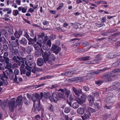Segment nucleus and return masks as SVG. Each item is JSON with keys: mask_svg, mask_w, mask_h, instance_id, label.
<instances>
[{"mask_svg": "<svg viewBox=\"0 0 120 120\" xmlns=\"http://www.w3.org/2000/svg\"><path fill=\"white\" fill-rule=\"evenodd\" d=\"M27 42V40L25 38H22V40L19 41V42L20 44L24 45H26Z\"/></svg>", "mask_w": 120, "mask_h": 120, "instance_id": "25", "label": "nucleus"}, {"mask_svg": "<svg viewBox=\"0 0 120 120\" xmlns=\"http://www.w3.org/2000/svg\"><path fill=\"white\" fill-rule=\"evenodd\" d=\"M26 69H27L28 70H30L32 68H36V64L35 63H32L31 62H27L26 63Z\"/></svg>", "mask_w": 120, "mask_h": 120, "instance_id": "8", "label": "nucleus"}, {"mask_svg": "<svg viewBox=\"0 0 120 120\" xmlns=\"http://www.w3.org/2000/svg\"><path fill=\"white\" fill-rule=\"evenodd\" d=\"M27 8L26 7H22V12L23 13H25L27 11Z\"/></svg>", "mask_w": 120, "mask_h": 120, "instance_id": "52", "label": "nucleus"}, {"mask_svg": "<svg viewBox=\"0 0 120 120\" xmlns=\"http://www.w3.org/2000/svg\"><path fill=\"white\" fill-rule=\"evenodd\" d=\"M120 84V83L118 82H116L113 83L112 85V86L110 87L111 89L110 90H115L117 89L119 86Z\"/></svg>", "mask_w": 120, "mask_h": 120, "instance_id": "14", "label": "nucleus"}, {"mask_svg": "<svg viewBox=\"0 0 120 120\" xmlns=\"http://www.w3.org/2000/svg\"><path fill=\"white\" fill-rule=\"evenodd\" d=\"M42 56L45 62L48 61L50 64L54 61L56 58L53 53H52V51L49 49L46 50L44 54Z\"/></svg>", "mask_w": 120, "mask_h": 120, "instance_id": "1", "label": "nucleus"}, {"mask_svg": "<svg viewBox=\"0 0 120 120\" xmlns=\"http://www.w3.org/2000/svg\"><path fill=\"white\" fill-rule=\"evenodd\" d=\"M8 76L10 79L13 80L15 82L18 83H19V82L18 81L17 79L16 80H15V75H14L13 74V70L12 71V72H11L10 73Z\"/></svg>", "mask_w": 120, "mask_h": 120, "instance_id": "15", "label": "nucleus"}, {"mask_svg": "<svg viewBox=\"0 0 120 120\" xmlns=\"http://www.w3.org/2000/svg\"><path fill=\"white\" fill-rule=\"evenodd\" d=\"M33 56L32 55H28L26 58L27 62H31L33 60Z\"/></svg>", "mask_w": 120, "mask_h": 120, "instance_id": "24", "label": "nucleus"}, {"mask_svg": "<svg viewBox=\"0 0 120 120\" xmlns=\"http://www.w3.org/2000/svg\"><path fill=\"white\" fill-rule=\"evenodd\" d=\"M107 68H105L101 70H99L96 71H92L90 73V74L92 75H94L95 74H98L101 71H105L108 69Z\"/></svg>", "mask_w": 120, "mask_h": 120, "instance_id": "17", "label": "nucleus"}, {"mask_svg": "<svg viewBox=\"0 0 120 120\" xmlns=\"http://www.w3.org/2000/svg\"><path fill=\"white\" fill-rule=\"evenodd\" d=\"M90 58V56H86L80 58V60L86 61L89 60Z\"/></svg>", "mask_w": 120, "mask_h": 120, "instance_id": "35", "label": "nucleus"}, {"mask_svg": "<svg viewBox=\"0 0 120 120\" xmlns=\"http://www.w3.org/2000/svg\"><path fill=\"white\" fill-rule=\"evenodd\" d=\"M27 39L29 40V42H36L37 40L36 37L35 36L34 39H32L29 37V38H28Z\"/></svg>", "mask_w": 120, "mask_h": 120, "instance_id": "32", "label": "nucleus"}, {"mask_svg": "<svg viewBox=\"0 0 120 120\" xmlns=\"http://www.w3.org/2000/svg\"><path fill=\"white\" fill-rule=\"evenodd\" d=\"M63 4L62 3H61L60 4L59 6L58 7V8H57V10H59L61 9L62 7H63Z\"/></svg>", "mask_w": 120, "mask_h": 120, "instance_id": "58", "label": "nucleus"}, {"mask_svg": "<svg viewBox=\"0 0 120 120\" xmlns=\"http://www.w3.org/2000/svg\"><path fill=\"white\" fill-rule=\"evenodd\" d=\"M13 15L17 16L19 14V12L17 10H15L13 11Z\"/></svg>", "mask_w": 120, "mask_h": 120, "instance_id": "42", "label": "nucleus"}, {"mask_svg": "<svg viewBox=\"0 0 120 120\" xmlns=\"http://www.w3.org/2000/svg\"><path fill=\"white\" fill-rule=\"evenodd\" d=\"M35 95H32V99L33 102H35L36 101H38L39 104L40 103V95L37 93H35Z\"/></svg>", "mask_w": 120, "mask_h": 120, "instance_id": "9", "label": "nucleus"}, {"mask_svg": "<svg viewBox=\"0 0 120 120\" xmlns=\"http://www.w3.org/2000/svg\"><path fill=\"white\" fill-rule=\"evenodd\" d=\"M17 59L20 61V63H22L20 67V70L21 71V74L22 73L25 74L26 73V69L25 68V63L26 65V63H27V61L26 60V58L20 57L17 56Z\"/></svg>", "mask_w": 120, "mask_h": 120, "instance_id": "3", "label": "nucleus"}, {"mask_svg": "<svg viewBox=\"0 0 120 120\" xmlns=\"http://www.w3.org/2000/svg\"><path fill=\"white\" fill-rule=\"evenodd\" d=\"M12 70L10 69L6 70L4 71H3L4 75L6 78H7L8 76H9L11 72H12Z\"/></svg>", "mask_w": 120, "mask_h": 120, "instance_id": "16", "label": "nucleus"}, {"mask_svg": "<svg viewBox=\"0 0 120 120\" xmlns=\"http://www.w3.org/2000/svg\"><path fill=\"white\" fill-rule=\"evenodd\" d=\"M3 11L5 13L10 14L12 12V10L11 8H4Z\"/></svg>", "mask_w": 120, "mask_h": 120, "instance_id": "23", "label": "nucleus"}, {"mask_svg": "<svg viewBox=\"0 0 120 120\" xmlns=\"http://www.w3.org/2000/svg\"><path fill=\"white\" fill-rule=\"evenodd\" d=\"M110 94L111 96H109L107 97L105 99V101L107 103H110L113 102L115 101V97L114 96L112 97L113 94L112 93H109L108 94V95Z\"/></svg>", "mask_w": 120, "mask_h": 120, "instance_id": "6", "label": "nucleus"}, {"mask_svg": "<svg viewBox=\"0 0 120 120\" xmlns=\"http://www.w3.org/2000/svg\"><path fill=\"white\" fill-rule=\"evenodd\" d=\"M115 76V75L112 73H107L102 75L101 78L104 82H109L112 80V78Z\"/></svg>", "mask_w": 120, "mask_h": 120, "instance_id": "4", "label": "nucleus"}, {"mask_svg": "<svg viewBox=\"0 0 120 120\" xmlns=\"http://www.w3.org/2000/svg\"><path fill=\"white\" fill-rule=\"evenodd\" d=\"M87 110L90 112L93 113L95 111V110L94 109L90 107H89L88 108Z\"/></svg>", "mask_w": 120, "mask_h": 120, "instance_id": "36", "label": "nucleus"}, {"mask_svg": "<svg viewBox=\"0 0 120 120\" xmlns=\"http://www.w3.org/2000/svg\"><path fill=\"white\" fill-rule=\"evenodd\" d=\"M94 97L96 98H98L99 97V93L98 92H95V93H94L93 94Z\"/></svg>", "mask_w": 120, "mask_h": 120, "instance_id": "54", "label": "nucleus"}, {"mask_svg": "<svg viewBox=\"0 0 120 120\" xmlns=\"http://www.w3.org/2000/svg\"><path fill=\"white\" fill-rule=\"evenodd\" d=\"M40 47L41 48L40 50V52H41L42 53H43V51L42 49H43L44 50H45L47 49L48 47L47 45L45 44L43 45L42 47Z\"/></svg>", "mask_w": 120, "mask_h": 120, "instance_id": "29", "label": "nucleus"}, {"mask_svg": "<svg viewBox=\"0 0 120 120\" xmlns=\"http://www.w3.org/2000/svg\"><path fill=\"white\" fill-rule=\"evenodd\" d=\"M70 110L71 109L70 108L66 107L65 108L64 112L66 113H68L70 112Z\"/></svg>", "mask_w": 120, "mask_h": 120, "instance_id": "37", "label": "nucleus"}, {"mask_svg": "<svg viewBox=\"0 0 120 120\" xmlns=\"http://www.w3.org/2000/svg\"><path fill=\"white\" fill-rule=\"evenodd\" d=\"M34 47L35 49L37 50H38L40 49L39 48L38 45L35 44L34 45Z\"/></svg>", "mask_w": 120, "mask_h": 120, "instance_id": "49", "label": "nucleus"}, {"mask_svg": "<svg viewBox=\"0 0 120 120\" xmlns=\"http://www.w3.org/2000/svg\"><path fill=\"white\" fill-rule=\"evenodd\" d=\"M81 99L79 98L75 99V100L80 105L82 104L85 101L86 99L87 96L85 94H83L81 95Z\"/></svg>", "mask_w": 120, "mask_h": 120, "instance_id": "5", "label": "nucleus"}, {"mask_svg": "<svg viewBox=\"0 0 120 120\" xmlns=\"http://www.w3.org/2000/svg\"><path fill=\"white\" fill-rule=\"evenodd\" d=\"M8 55V52L6 51L4 53V55L3 57H7Z\"/></svg>", "mask_w": 120, "mask_h": 120, "instance_id": "60", "label": "nucleus"}, {"mask_svg": "<svg viewBox=\"0 0 120 120\" xmlns=\"http://www.w3.org/2000/svg\"><path fill=\"white\" fill-rule=\"evenodd\" d=\"M72 90L75 95L77 97H79L80 96V94H82V93L81 89L78 90L74 87H72Z\"/></svg>", "mask_w": 120, "mask_h": 120, "instance_id": "12", "label": "nucleus"}, {"mask_svg": "<svg viewBox=\"0 0 120 120\" xmlns=\"http://www.w3.org/2000/svg\"><path fill=\"white\" fill-rule=\"evenodd\" d=\"M113 66L114 67H117L119 66V65L117 61L113 63L112 64Z\"/></svg>", "mask_w": 120, "mask_h": 120, "instance_id": "63", "label": "nucleus"}, {"mask_svg": "<svg viewBox=\"0 0 120 120\" xmlns=\"http://www.w3.org/2000/svg\"><path fill=\"white\" fill-rule=\"evenodd\" d=\"M44 35V34L43 33L40 37L38 38V40L39 42H37V43L40 47H41L42 45V44L41 43L43 42L44 41V39L42 38V37H43Z\"/></svg>", "mask_w": 120, "mask_h": 120, "instance_id": "13", "label": "nucleus"}, {"mask_svg": "<svg viewBox=\"0 0 120 120\" xmlns=\"http://www.w3.org/2000/svg\"><path fill=\"white\" fill-rule=\"evenodd\" d=\"M10 50L9 55V57L12 58L14 55H16L18 53V50L17 48H13L12 49H10Z\"/></svg>", "mask_w": 120, "mask_h": 120, "instance_id": "11", "label": "nucleus"}, {"mask_svg": "<svg viewBox=\"0 0 120 120\" xmlns=\"http://www.w3.org/2000/svg\"><path fill=\"white\" fill-rule=\"evenodd\" d=\"M75 37H81V35L79 33H75L73 34Z\"/></svg>", "mask_w": 120, "mask_h": 120, "instance_id": "62", "label": "nucleus"}, {"mask_svg": "<svg viewBox=\"0 0 120 120\" xmlns=\"http://www.w3.org/2000/svg\"><path fill=\"white\" fill-rule=\"evenodd\" d=\"M14 73L15 75V80H16L17 79H18V78L17 77V75H18L19 74V70L17 69H15L14 71Z\"/></svg>", "mask_w": 120, "mask_h": 120, "instance_id": "28", "label": "nucleus"}, {"mask_svg": "<svg viewBox=\"0 0 120 120\" xmlns=\"http://www.w3.org/2000/svg\"><path fill=\"white\" fill-rule=\"evenodd\" d=\"M49 99L52 102L56 103L58 99L57 94L55 93H52V96L49 97Z\"/></svg>", "mask_w": 120, "mask_h": 120, "instance_id": "10", "label": "nucleus"}, {"mask_svg": "<svg viewBox=\"0 0 120 120\" xmlns=\"http://www.w3.org/2000/svg\"><path fill=\"white\" fill-rule=\"evenodd\" d=\"M44 96L45 98L47 99L50 96V94L48 93H45L44 94Z\"/></svg>", "mask_w": 120, "mask_h": 120, "instance_id": "41", "label": "nucleus"}, {"mask_svg": "<svg viewBox=\"0 0 120 120\" xmlns=\"http://www.w3.org/2000/svg\"><path fill=\"white\" fill-rule=\"evenodd\" d=\"M6 39L4 37L0 38V42L4 43L5 42Z\"/></svg>", "mask_w": 120, "mask_h": 120, "instance_id": "45", "label": "nucleus"}, {"mask_svg": "<svg viewBox=\"0 0 120 120\" xmlns=\"http://www.w3.org/2000/svg\"><path fill=\"white\" fill-rule=\"evenodd\" d=\"M32 50V47L30 46H28L27 48L26 52L28 54H30Z\"/></svg>", "mask_w": 120, "mask_h": 120, "instance_id": "30", "label": "nucleus"}, {"mask_svg": "<svg viewBox=\"0 0 120 120\" xmlns=\"http://www.w3.org/2000/svg\"><path fill=\"white\" fill-rule=\"evenodd\" d=\"M56 36L55 35H51L50 36V38L52 40H54L56 38Z\"/></svg>", "mask_w": 120, "mask_h": 120, "instance_id": "61", "label": "nucleus"}, {"mask_svg": "<svg viewBox=\"0 0 120 120\" xmlns=\"http://www.w3.org/2000/svg\"><path fill=\"white\" fill-rule=\"evenodd\" d=\"M51 77V76L50 75H47L42 78L41 79H49Z\"/></svg>", "mask_w": 120, "mask_h": 120, "instance_id": "64", "label": "nucleus"}, {"mask_svg": "<svg viewBox=\"0 0 120 120\" xmlns=\"http://www.w3.org/2000/svg\"><path fill=\"white\" fill-rule=\"evenodd\" d=\"M44 63V61L41 58H40L38 59L37 64L38 65L41 66H42Z\"/></svg>", "mask_w": 120, "mask_h": 120, "instance_id": "21", "label": "nucleus"}, {"mask_svg": "<svg viewBox=\"0 0 120 120\" xmlns=\"http://www.w3.org/2000/svg\"><path fill=\"white\" fill-rule=\"evenodd\" d=\"M113 72L114 73H119L120 72V68L116 69L113 70Z\"/></svg>", "mask_w": 120, "mask_h": 120, "instance_id": "51", "label": "nucleus"}, {"mask_svg": "<svg viewBox=\"0 0 120 120\" xmlns=\"http://www.w3.org/2000/svg\"><path fill=\"white\" fill-rule=\"evenodd\" d=\"M51 49L52 51H53V53H55L56 55H57L61 50V48L60 47H58L56 45L53 44Z\"/></svg>", "mask_w": 120, "mask_h": 120, "instance_id": "7", "label": "nucleus"}, {"mask_svg": "<svg viewBox=\"0 0 120 120\" xmlns=\"http://www.w3.org/2000/svg\"><path fill=\"white\" fill-rule=\"evenodd\" d=\"M17 46V43L15 41H12L10 44H8L9 48V49H12L14 47H16Z\"/></svg>", "mask_w": 120, "mask_h": 120, "instance_id": "19", "label": "nucleus"}, {"mask_svg": "<svg viewBox=\"0 0 120 120\" xmlns=\"http://www.w3.org/2000/svg\"><path fill=\"white\" fill-rule=\"evenodd\" d=\"M85 111V109L84 108L80 107L77 110V112L80 115H82L84 113Z\"/></svg>", "mask_w": 120, "mask_h": 120, "instance_id": "20", "label": "nucleus"}, {"mask_svg": "<svg viewBox=\"0 0 120 120\" xmlns=\"http://www.w3.org/2000/svg\"><path fill=\"white\" fill-rule=\"evenodd\" d=\"M83 89L86 91L89 90V88L87 86H84L83 88Z\"/></svg>", "mask_w": 120, "mask_h": 120, "instance_id": "46", "label": "nucleus"}, {"mask_svg": "<svg viewBox=\"0 0 120 120\" xmlns=\"http://www.w3.org/2000/svg\"><path fill=\"white\" fill-rule=\"evenodd\" d=\"M22 97L21 96H19L17 98L16 103L15 104L14 101H12L9 104V109L11 112H13L14 109L16 107L17 105H21L22 104Z\"/></svg>", "mask_w": 120, "mask_h": 120, "instance_id": "2", "label": "nucleus"}, {"mask_svg": "<svg viewBox=\"0 0 120 120\" xmlns=\"http://www.w3.org/2000/svg\"><path fill=\"white\" fill-rule=\"evenodd\" d=\"M5 65V68L6 69L8 70H10L11 69V68H12V64L11 63H9Z\"/></svg>", "mask_w": 120, "mask_h": 120, "instance_id": "26", "label": "nucleus"}, {"mask_svg": "<svg viewBox=\"0 0 120 120\" xmlns=\"http://www.w3.org/2000/svg\"><path fill=\"white\" fill-rule=\"evenodd\" d=\"M90 105V106L93 105L94 103V98L91 95H89L88 97Z\"/></svg>", "mask_w": 120, "mask_h": 120, "instance_id": "18", "label": "nucleus"}, {"mask_svg": "<svg viewBox=\"0 0 120 120\" xmlns=\"http://www.w3.org/2000/svg\"><path fill=\"white\" fill-rule=\"evenodd\" d=\"M3 49L5 51L7 50L8 49V47L7 45L6 44L3 45Z\"/></svg>", "mask_w": 120, "mask_h": 120, "instance_id": "47", "label": "nucleus"}, {"mask_svg": "<svg viewBox=\"0 0 120 120\" xmlns=\"http://www.w3.org/2000/svg\"><path fill=\"white\" fill-rule=\"evenodd\" d=\"M103 82V81L101 80H98L95 82V83L98 86H100L101 85Z\"/></svg>", "mask_w": 120, "mask_h": 120, "instance_id": "40", "label": "nucleus"}, {"mask_svg": "<svg viewBox=\"0 0 120 120\" xmlns=\"http://www.w3.org/2000/svg\"><path fill=\"white\" fill-rule=\"evenodd\" d=\"M79 103L77 102H75L72 105V107L74 109H77L79 106Z\"/></svg>", "mask_w": 120, "mask_h": 120, "instance_id": "31", "label": "nucleus"}, {"mask_svg": "<svg viewBox=\"0 0 120 120\" xmlns=\"http://www.w3.org/2000/svg\"><path fill=\"white\" fill-rule=\"evenodd\" d=\"M71 93V91L68 90H66L65 91V93L66 95L67 96V97H68V96Z\"/></svg>", "mask_w": 120, "mask_h": 120, "instance_id": "48", "label": "nucleus"}, {"mask_svg": "<svg viewBox=\"0 0 120 120\" xmlns=\"http://www.w3.org/2000/svg\"><path fill=\"white\" fill-rule=\"evenodd\" d=\"M47 45H48L49 47H50L51 46V42L50 40H49L47 41Z\"/></svg>", "mask_w": 120, "mask_h": 120, "instance_id": "56", "label": "nucleus"}, {"mask_svg": "<svg viewBox=\"0 0 120 120\" xmlns=\"http://www.w3.org/2000/svg\"><path fill=\"white\" fill-rule=\"evenodd\" d=\"M18 54L19 56L20 57H22L24 56L23 53L22 52H18Z\"/></svg>", "mask_w": 120, "mask_h": 120, "instance_id": "50", "label": "nucleus"}, {"mask_svg": "<svg viewBox=\"0 0 120 120\" xmlns=\"http://www.w3.org/2000/svg\"><path fill=\"white\" fill-rule=\"evenodd\" d=\"M3 58L4 59V62H5L6 64H7V63L9 62V59L7 57H3Z\"/></svg>", "mask_w": 120, "mask_h": 120, "instance_id": "43", "label": "nucleus"}, {"mask_svg": "<svg viewBox=\"0 0 120 120\" xmlns=\"http://www.w3.org/2000/svg\"><path fill=\"white\" fill-rule=\"evenodd\" d=\"M17 56H13V58L11 59V60L13 61L14 62H16L20 66L21 65L20 62L19 60H17Z\"/></svg>", "mask_w": 120, "mask_h": 120, "instance_id": "22", "label": "nucleus"}, {"mask_svg": "<svg viewBox=\"0 0 120 120\" xmlns=\"http://www.w3.org/2000/svg\"><path fill=\"white\" fill-rule=\"evenodd\" d=\"M58 98H60L63 99L65 98V95L64 93H59L58 94Z\"/></svg>", "mask_w": 120, "mask_h": 120, "instance_id": "27", "label": "nucleus"}, {"mask_svg": "<svg viewBox=\"0 0 120 120\" xmlns=\"http://www.w3.org/2000/svg\"><path fill=\"white\" fill-rule=\"evenodd\" d=\"M40 104L39 103L37 105V109L38 111H39L41 109V108L40 107Z\"/></svg>", "mask_w": 120, "mask_h": 120, "instance_id": "59", "label": "nucleus"}, {"mask_svg": "<svg viewBox=\"0 0 120 120\" xmlns=\"http://www.w3.org/2000/svg\"><path fill=\"white\" fill-rule=\"evenodd\" d=\"M110 57L111 58H113L116 56V55L113 53H111L110 54Z\"/></svg>", "mask_w": 120, "mask_h": 120, "instance_id": "55", "label": "nucleus"}, {"mask_svg": "<svg viewBox=\"0 0 120 120\" xmlns=\"http://www.w3.org/2000/svg\"><path fill=\"white\" fill-rule=\"evenodd\" d=\"M54 107L52 104L49 105L48 108V110L50 111H53Z\"/></svg>", "mask_w": 120, "mask_h": 120, "instance_id": "39", "label": "nucleus"}, {"mask_svg": "<svg viewBox=\"0 0 120 120\" xmlns=\"http://www.w3.org/2000/svg\"><path fill=\"white\" fill-rule=\"evenodd\" d=\"M18 65L17 64L14 63L13 65H12V68L14 69L16 68H18Z\"/></svg>", "mask_w": 120, "mask_h": 120, "instance_id": "44", "label": "nucleus"}, {"mask_svg": "<svg viewBox=\"0 0 120 120\" xmlns=\"http://www.w3.org/2000/svg\"><path fill=\"white\" fill-rule=\"evenodd\" d=\"M14 35L16 38H19L20 37L21 35L19 32L16 31L14 33Z\"/></svg>", "mask_w": 120, "mask_h": 120, "instance_id": "33", "label": "nucleus"}, {"mask_svg": "<svg viewBox=\"0 0 120 120\" xmlns=\"http://www.w3.org/2000/svg\"><path fill=\"white\" fill-rule=\"evenodd\" d=\"M24 35V36L27 39L28 38H29L30 37L29 35L26 32H25Z\"/></svg>", "mask_w": 120, "mask_h": 120, "instance_id": "57", "label": "nucleus"}, {"mask_svg": "<svg viewBox=\"0 0 120 120\" xmlns=\"http://www.w3.org/2000/svg\"><path fill=\"white\" fill-rule=\"evenodd\" d=\"M90 113L89 115L87 114H85L84 115V117L86 119H88L90 118Z\"/></svg>", "mask_w": 120, "mask_h": 120, "instance_id": "53", "label": "nucleus"}, {"mask_svg": "<svg viewBox=\"0 0 120 120\" xmlns=\"http://www.w3.org/2000/svg\"><path fill=\"white\" fill-rule=\"evenodd\" d=\"M102 58L101 56L100 55L97 56L96 57V60H94V61L96 62L97 60H101Z\"/></svg>", "mask_w": 120, "mask_h": 120, "instance_id": "38", "label": "nucleus"}, {"mask_svg": "<svg viewBox=\"0 0 120 120\" xmlns=\"http://www.w3.org/2000/svg\"><path fill=\"white\" fill-rule=\"evenodd\" d=\"M8 34L10 35L14 33V31L12 28H9L8 30Z\"/></svg>", "mask_w": 120, "mask_h": 120, "instance_id": "34", "label": "nucleus"}]
</instances>
